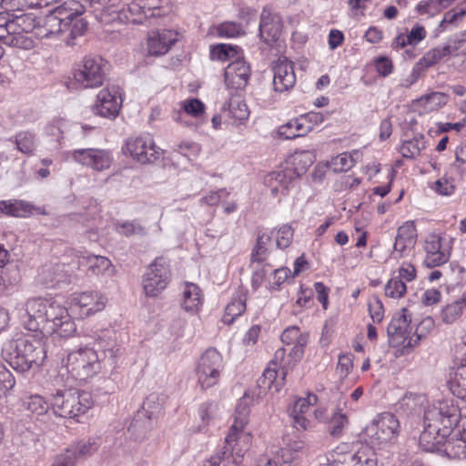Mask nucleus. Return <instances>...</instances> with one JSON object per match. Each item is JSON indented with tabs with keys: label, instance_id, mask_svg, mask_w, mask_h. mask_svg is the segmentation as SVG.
<instances>
[{
	"label": "nucleus",
	"instance_id": "nucleus-61",
	"mask_svg": "<svg viewBox=\"0 0 466 466\" xmlns=\"http://www.w3.org/2000/svg\"><path fill=\"white\" fill-rule=\"evenodd\" d=\"M434 189L441 195L449 196L453 193L455 185L451 178H448L445 176L435 182Z\"/></svg>",
	"mask_w": 466,
	"mask_h": 466
},
{
	"label": "nucleus",
	"instance_id": "nucleus-64",
	"mask_svg": "<svg viewBox=\"0 0 466 466\" xmlns=\"http://www.w3.org/2000/svg\"><path fill=\"white\" fill-rule=\"evenodd\" d=\"M50 466H75V455L73 451H64L56 455Z\"/></svg>",
	"mask_w": 466,
	"mask_h": 466
},
{
	"label": "nucleus",
	"instance_id": "nucleus-40",
	"mask_svg": "<svg viewBox=\"0 0 466 466\" xmlns=\"http://www.w3.org/2000/svg\"><path fill=\"white\" fill-rule=\"evenodd\" d=\"M424 147V136L418 135L412 139L404 140L400 147V152L405 158H415Z\"/></svg>",
	"mask_w": 466,
	"mask_h": 466
},
{
	"label": "nucleus",
	"instance_id": "nucleus-18",
	"mask_svg": "<svg viewBox=\"0 0 466 466\" xmlns=\"http://www.w3.org/2000/svg\"><path fill=\"white\" fill-rule=\"evenodd\" d=\"M74 161L96 171L109 168L112 157L108 151L99 148H80L71 152Z\"/></svg>",
	"mask_w": 466,
	"mask_h": 466
},
{
	"label": "nucleus",
	"instance_id": "nucleus-19",
	"mask_svg": "<svg viewBox=\"0 0 466 466\" xmlns=\"http://www.w3.org/2000/svg\"><path fill=\"white\" fill-rule=\"evenodd\" d=\"M273 86L277 92H285L292 88L296 83L294 65L287 57H279L272 65Z\"/></svg>",
	"mask_w": 466,
	"mask_h": 466
},
{
	"label": "nucleus",
	"instance_id": "nucleus-29",
	"mask_svg": "<svg viewBox=\"0 0 466 466\" xmlns=\"http://www.w3.org/2000/svg\"><path fill=\"white\" fill-rule=\"evenodd\" d=\"M161 409L158 397L156 394H150L143 402L142 410L137 411L128 431L135 433L137 429L140 427L143 418H147L149 423L152 419L157 418L160 414Z\"/></svg>",
	"mask_w": 466,
	"mask_h": 466
},
{
	"label": "nucleus",
	"instance_id": "nucleus-24",
	"mask_svg": "<svg viewBox=\"0 0 466 466\" xmlns=\"http://www.w3.org/2000/svg\"><path fill=\"white\" fill-rule=\"evenodd\" d=\"M177 41V33L172 30H158L148 35L147 51L150 55H165Z\"/></svg>",
	"mask_w": 466,
	"mask_h": 466
},
{
	"label": "nucleus",
	"instance_id": "nucleus-49",
	"mask_svg": "<svg viewBox=\"0 0 466 466\" xmlns=\"http://www.w3.org/2000/svg\"><path fill=\"white\" fill-rule=\"evenodd\" d=\"M407 287L404 281L393 276L385 285V295L392 299H400L406 293Z\"/></svg>",
	"mask_w": 466,
	"mask_h": 466
},
{
	"label": "nucleus",
	"instance_id": "nucleus-22",
	"mask_svg": "<svg viewBox=\"0 0 466 466\" xmlns=\"http://www.w3.org/2000/svg\"><path fill=\"white\" fill-rule=\"evenodd\" d=\"M260 38L268 45L276 42L281 34L282 23L278 15L271 13L268 8H263L259 22Z\"/></svg>",
	"mask_w": 466,
	"mask_h": 466
},
{
	"label": "nucleus",
	"instance_id": "nucleus-60",
	"mask_svg": "<svg viewBox=\"0 0 466 466\" xmlns=\"http://www.w3.org/2000/svg\"><path fill=\"white\" fill-rule=\"evenodd\" d=\"M292 458L288 451L281 450V454H276L273 459L261 461L259 466H289Z\"/></svg>",
	"mask_w": 466,
	"mask_h": 466
},
{
	"label": "nucleus",
	"instance_id": "nucleus-59",
	"mask_svg": "<svg viewBox=\"0 0 466 466\" xmlns=\"http://www.w3.org/2000/svg\"><path fill=\"white\" fill-rule=\"evenodd\" d=\"M251 265L253 267L251 284L252 287L256 289L258 287H260V285L265 279V277L268 273V270L266 268L268 265L263 264V262H255V264L251 263Z\"/></svg>",
	"mask_w": 466,
	"mask_h": 466
},
{
	"label": "nucleus",
	"instance_id": "nucleus-6",
	"mask_svg": "<svg viewBox=\"0 0 466 466\" xmlns=\"http://www.w3.org/2000/svg\"><path fill=\"white\" fill-rule=\"evenodd\" d=\"M400 432V422L390 412L381 413L363 430V438L372 446L393 442Z\"/></svg>",
	"mask_w": 466,
	"mask_h": 466
},
{
	"label": "nucleus",
	"instance_id": "nucleus-11",
	"mask_svg": "<svg viewBox=\"0 0 466 466\" xmlns=\"http://www.w3.org/2000/svg\"><path fill=\"white\" fill-rule=\"evenodd\" d=\"M286 350L285 348L276 350L274 358L258 379L259 387L275 392L279 391L283 387L288 370L294 365V363L286 360Z\"/></svg>",
	"mask_w": 466,
	"mask_h": 466
},
{
	"label": "nucleus",
	"instance_id": "nucleus-56",
	"mask_svg": "<svg viewBox=\"0 0 466 466\" xmlns=\"http://www.w3.org/2000/svg\"><path fill=\"white\" fill-rule=\"evenodd\" d=\"M465 15L466 10L463 9H461L459 11H448L447 13H445L439 26L442 27L443 30H446L449 25H454L455 27H457L459 26L460 22L462 20Z\"/></svg>",
	"mask_w": 466,
	"mask_h": 466
},
{
	"label": "nucleus",
	"instance_id": "nucleus-1",
	"mask_svg": "<svg viewBox=\"0 0 466 466\" xmlns=\"http://www.w3.org/2000/svg\"><path fill=\"white\" fill-rule=\"evenodd\" d=\"M84 11V6L78 1L64 2L37 21L35 36L51 38L68 32L65 42L67 46H74L75 39L83 35L87 29V23L82 17Z\"/></svg>",
	"mask_w": 466,
	"mask_h": 466
},
{
	"label": "nucleus",
	"instance_id": "nucleus-9",
	"mask_svg": "<svg viewBox=\"0 0 466 466\" xmlns=\"http://www.w3.org/2000/svg\"><path fill=\"white\" fill-rule=\"evenodd\" d=\"M410 314L406 309L396 314L387 328L389 343L391 347L402 346L403 352L409 353L410 350L415 347L422 338V334H417L416 338L410 337Z\"/></svg>",
	"mask_w": 466,
	"mask_h": 466
},
{
	"label": "nucleus",
	"instance_id": "nucleus-25",
	"mask_svg": "<svg viewBox=\"0 0 466 466\" xmlns=\"http://www.w3.org/2000/svg\"><path fill=\"white\" fill-rule=\"evenodd\" d=\"M64 263L50 261L44 264L37 273V281L46 288L67 280V271Z\"/></svg>",
	"mask_w": 466,
	"mask_h": 466
},
{
	"label": "nucleus",
	"instance_id": "nucleus-45",
	"mask_svg": "<svg viewBox=\"0 0 466 466\" xmlns=\"http://www.w3.org/2000/svg\"><path fill=\"white\" fill-rule=\"evenodd\" d=\"M16 148L23 154L32 155L36 147V138L33 133L22 131L15 135Z\"/></svg>",
	"mask_w": 466,
	"mask_h": 466
},
{
	"label": "nucleus",
	"instance_id": "nucleus-23",
	"mask_svg": "<svg viewBox=\"0 0 466 466\" xmlns=\"http://www.w3.org/2000/svg\"><path fill=\"white\" fill-rule=\"evenodd\" d=\"M249 76V66L241 59H236L229 63L225 70V83L230 88H244L248 82Z\"/></svg>",
	"mask_w": 466,
	"mask_h": 466
},
{
	"label": "nucleus",
	"instance_id": "nucleus-44",
	"mask_svg": "<svg viewBox=\"0 0 466 466\" xmlns=\"http://www.w3.org/2000/svg\"><path fill=\"white\" fill-rule=\"evenodd\" d=\"M23 405L25 410L31 413L36 414L37 416L45 415L51 405L40 395L34 394L25 397L23 400Z\"/></svg>",
	"mask_w": 466,
	"mask_h": 466
},
{
	"label": "nucleus",
	"instance_id": "nucleus-28",
	"mask_svg": "<svg viewBox=\"0 0 466 466\" xmlns=\"http://www.w3.org/2000/svg\"><path fill=\"white\" fill-rule=\"evenodd\" d=\"M295 178L294 172L289 168L271 172L267 178L271 195L273 197H278L279 194L287 195Z\"/></svg>",
	"mask_w": 466,
	"mask_h": 466
},
{
	"label": "nucleus",
	"instance_id": "nucleus-8",
	"mask_svg": "<svg viewBox=\"0 0 466 466\" xmlns=\"http://www.w3.org/2000/svg\"><path fill=\"white\" fill-rule=\"evenodd\" d=\"M171 279L169 265L164 258H156L142 277V287L147 297L156 298L167 287Z\"/></svg>",
	"mask_w": 466,
	"mask_h": 466
},
{
	"label": "nucleus",
	"instance_id": "nucleus-47",
	"mask_svg": "<svg viewBox=\"0 0 466 466\" xmlns=\"http://www.w3.org/2000/svg\"><path fill=\"white\" fill-rule=\"evenodd\" d=\"M417 229L413 221H406L397 229V239L408 244L409 246L414 247L417 241Z\"/></svg>",
	"mask_w": 466,
	"mask_h": 466
},
{
	"label": "nucleus",
	"instance_id": "nucleus-26",
	"mask_svg": "<svg viewBox=\"0 0 466 466\" xmlns=\"http://www.w3.org/2000/svg\"><path fill=\"white\" fill-rule=\"evenodd\" d=\"M49 300L41 298H33L25 303V313L28 317L26 329L29 330H37L40 326H45V319Z\"/></svg>",
	"mask_w": 466,
	"mask_h": 466
},
{
	"label": "nucleus",
	"instance_id": "nucleus-43",
	"mask_svg": "<svg viewBox=\"0 0 466 466\" xmlns=\"http://www.w3.org/2000/svg\"><path fill=\"white\" fill-rule=\"evenodd\" d=\"M0 212L13 217H24L30 212V206L22 200H2Z\"/></svg>",
	"mask_w": 466,
	"mask_h": 466
},
{
	"label": "nucleus",
	"instance_id": "nucleus-57",
	"mask_svg": "<svg viewBox=\"0 0 466 466\" xmlns=\"http://www.w3.org/2000/svg\"><path fill=\"white\" fill-rule=\"evenodd\" d=\"M235 56L232 46L226 44H220L211 48L210 57L220 61L231 59Z\"/></svg>",
	"mask_w": 466,
	"mask_h": 466
},
{
	"label": "nucleus",
	"instance_id": "nucleus-46",
	"mask_svg": "<svg viewBox=\"0 0 466 466\" xmlns=\"http://www.w3.org/2000/svg\"><path fill=\"white\" fill-rule=\"evenodd\" d=\"M228 113L231 118L239 123L247 120L249 116L248 106L240 97H232L229 100Z\"/></svg>",
	"mask_w": 466,
	"mask_h": 466
},
{
	"label": "nucleus",
	"instance_id": "nucleus-35",
	"mask_svg": "<svg viewBox=\"0 0 466 466\" xmlns=\"http://www.w3.org/2000/svg\"><path fill=\"white\" fill-rule=\"evenodd\" d=\"M304 118L300 116L290 119L279 128V135L285 139H294L306 136L309 133V127L306 126Z\"/></svg>",
	"mask_w": 466,
	"mask_h": 466
},
{
	"label": "nucleus",
	"instance_id": "nucleus-53",
	"mask_svg": "<svg viewBox=\"0 0 466 466\" xmlns=\"http://www.w3.org/2000/svg\"><path fill=\"white\" fill-rule=\"evenodd\" d=\"M217 32L221 37H237L244 34V29L235 22H225L218 26Z\"/></svg>",
	"mask_w": 466,
	"mask_h": 466
},
{
	"label": "nucleus",
	"instance_id": "nucleus-16",
	"mask_svg": "<svg viewBox=\"0 0 466 466\" xmlns=\"http://www.w3.org/2000/svg\"><path fill=\"white\" fill-rule=\"evenodd\" d=\"M126 150L141 164L152 163L160 156L159 148L155 146L149 135L129 138L126 143Z\"/></svg>",
	"mask_w": 466,
	"mask_h": 466
},
{
	"label": "nucleus",
	"instance_id": "nucleus-63",
	"mask_svg": "<svg viewBox=\"0 0 466 466\" xmlns=\"http://www.w3.org/2000/svg\"><path fill=\"white\" fill-rule=\"evenodd\" d=\"M413 247L409 246L408 244L400 241V239L395 238V242L393 245V250L390 254V258L393 259H400L408 256L409 252L411 250Z\"/></svg>",
	"mask_w": 466,
	"mask_h": 466
},
{
	"label": "nucleus",
	"instance_id": "nucleus-34",
	"mask_svg": "<svg viewBox=\"0 0 466 466\" xmlns=\"http://www.w3.org/2000/svg\"><path fill=\"white\" fill-rule=\"evenodd\" d=\"M80 266L86 267L94 275L105 274L111 270V261L103 256L87 255L79 258Z\"/></svg>",
	"mask_w": 466,
	"mask_h": 466
},
{
	"label": "nucleus",
	"instance_id": "nucleus-4",
	"mask_svg": "<svg viewBox=\"0 0 466 466\" xmlns=\"http://www.w3.org/2000/svg\"><path fill=\"white\" fill-rule=\"evenodd\" d=\"M92 406L90 394L76 389L57 390L51 400L54 413L62 418H76L86 413Z\"/></svg>",
	"mask_w": 466,
	"mask_h": 466
},
{
	"label": "nucleus",
	"instance_id": "nucleus-37",
	"mask_svg": "<svg viewBox=\"0 0 466 466\" xmlns=\"http://www.w3.org/2000/svg\"><path fill=\"white\" fill-rule=\"evenodd\" d=\"M272 248V236L263 232L258 233L257 243L251 252V263L264 262L268 257Z\"/></svg>",
	"mask_w": 466,
	"mask_h": 466
},
{
	"label": "nucleus",
	"instance_id": "nucleus-41",
	"mask_svg": "<svg viewBox=\"0 0 466 466\" xmlns=\"http://www.w3.org/2000/svg\"><path fill=\"white\" fill-rule=\"evenodd\" d=\"M314 160L315 157L311 151L305 150L296 153L293 156V168L289 169L294 172L296 177H299L307 172Z\"/></svg>",
	"mask_w": 466,
	"mask_h": 466
},
{
	"label": "nucleus",
	"instance_id": "nucleus-54",
	"mask_svg": "<svg viewBox=\"0 0 466 466\" xmlns=\"http://www.w3.org/2000/svg\"><path fill=\"white\" fill-rule=\"evenodd\" d=\"M183 111L194 117L200 116L205 111L204 104L198 98H189L181 102Z\"/></svg>",
	"mask_w": 466,
	"mask_h": 466
},
{
	"label": "nucleus",
	"instance_id": "nucleus-10",
	"mask_svg": "<svg viewBox=\"0 0 466 466\" xmlns=\"http://www.w3.org/2000/svg\"><path fill=\"white\" fill-rule=\"evenodd\" d=\"M107 63L101 56H86L76 69L74 77L84 88H95L102 86Z\"/></svg>",
	"mask_w": 466,
	"mask_h": 466
},
{
	"label": "nucleus",
	"instance_id": "nucleus-55",
	"mask_svg": "<svg viewBox=\"0 0 466 466\" xmlns=\"http://www.w3.org/2000/svg\"><path fill=\"white\" fill-rule=\"evenodd\" d=\"M370 316L374 322H380L384 317L382 301L378 296H372L368 301Z\"/></svg>",
	"mask_w": 466,
	"mask_h": 466
},
{
	"label": "nucleus",
	"instance_id": "nucleus-27",
	"mask_svg": "<svg viewBox=\"0 0 466 466\" xmlns=\"http://www.w3.org/2000/svg\"><path fill=\"white\" fill-rule=\"evenodd\" d=\"M318 397L313 393H309L306 398H299L294 403L291 414L294 427L297 430L306 431L310 427V421L306 418L305 414L309 410L310 406L317 403Z\"/></svg>",
	"mask_w": 466,
	"mask_h": 466
},
{
	"label": "nucleus",
	"instance_id": "nucleus-52",
	"mask_svg": "<svg viewBox=\"0 0 466 466\" xmlns=\"http://www.w3.org/2000/svg\"><path fill=\"white\" fill-rule=\"evenodd\" d=\"M294 230L289 225H283L275 234L276 247L284 249L288 248L293 239Z\"/></svg>",
	"mask_w": 466,
	"mask_h": 466
},
{
	"label": "nucleus",
	"instance_id": "nucleus-30",
	"mask_svg": "<svg viewBox=\"0 0 466 466\" xmlns=\"http://www.w3.org/2000/svg\"><path fill=\"white\" fill-rule=\"evenodd\" d=\"M457 53V47L451 45H444L443 46L434 47L428 52L417 62L419 68H429L442 58L448 56H454Z\"/></svg>",
	"mask_w": 466,
	"mask_h": 466
},
{
	"label": "nucleus",
	"instance_id": "nucleus-20",
	"mask_svg": "<svg viewBox=\"0 0 466 466\" xmlns=\"http://www.w3.org/2000/svg\"><path fill=\"white\" fill-rule=\"evenodd\" d=\"M72 306L77 307L82 317L101 311L106 307V298L98 291H85L72 296Z\"/></svg>",
	"mask_w": 466,
	"mask_h": 466
},
{
	"label": "nucleus",
	"instance_id": "nucleus-50",
	"mask_svg": "<svg viewBox=\"0 0 466 466\" xmlns=\"http://www.w3.org/2000/svg\"><path fill=\"white\" fill-rule=\"evenodd\" d=\"M348 423L349 420L347 415L340 411H336L329 420V432L330 435L338 437L342 433Z\"/></svg>",
	"mask_w": 466,
	"mask_h": 466
},
{
	"label": "nucleus",
	"instance_id": "nucleus-38",
	"mask_svg": "<svg viewBox=\"0 0 466 466\" xmlns=\"http://www.w3.org/2000/svg\"><path fill=\"white\" fill-rule=\"evenodd\" d=\"M448 102V96L441 92H431L421 96L415 104L421 106L424 112H432L440 109Z\"/></svg>",
	"mask_w": 466,
	"mask_h": 466
},
{
	"label": "nucleus",
	"instance_id": "nucleus-62",
	"mask_svg": "<svg viewBox=\"0 0 466 466\" xmlns=\"http://www.w3.org/2000/svg\"><path fill=\"white\" fill-rule=\"evenodd\" d=\"M426 37V30L420 25H415L406 35L410 46H415Z\"/></svg>",
	"mask_w": 466,
	"mask_h": 466
},
{
	"label": "nucleus",
	"instance_id": "nucleus-39",
	"mask_svg": "<svg viewBox=\"0 0 466 466\" xmlns=\"http://www.w3.org/2000/svg\"><path fill=\"white\" fill-rule=\"evenodd\" d=\"M448 435L449 433L442 431H440V432H435L429 427L424 426V430L420 436V444L425 451H433Z\"/></svg>",
	"mask_w": 466,
	"mask_h": 466
},
{
	"label": "nucleus",
	"instance_id": "nucleus-42",
	"mask_svg": "<svg viewBox=\"0 0 466 466\" xmlns=\"http://www.w3.org/2000/svg\"><path fill=\"white\" fill-rule=\"evenodd\" d=\"M466 307V298L445 306L441 312V319L446 324H452L461 318Z\"/></svg>",
	"mask_w": 466,
	"mask_h": 466
},
{
	"label": "nucleus",
	"instance_id": "nucleus-58",
	"mask_svg": "<svg viewBox=\"0 0 466 466\" xmlns=\"http://www.w3.org/2000/svg\"><path fill=\"white\" fill-rule=\"evenodd\" d=\"M118 347H111L102 350L99 354L101 367L114 368L116 363V358L119 354Z\"/></svg>",
	"mask_w": 466,
	"mask_h": 466
},
{
	"label": "nucleus",
	"instance_id": "nucleus-13",
	"mask_svg": "<svg viewBox=\"0 0 466 466\" xmlns=\"http://www.w3.org/2000/svg\"><path fill=\"white\" fill-rule=\"evenodd\" d=\"M458 423L457 410L447 403L439 402L429 406L424 411V426L435 432L442 431L450 433L451 430Z\"/></svg>",
	"mask_w": 466,
	"mask_h": 466
},
{
	"label": "nucleus",
	"instance_id": "nucleus-21",
	"mask_svg": "<svg viewBox=\"0 0 466 466\" xmlns=\"http://www.w3.org/2000/svg\"><path fill=\"white\" fill-rule=\"evenodd\" d=\"M281 340L287 346H292L286 360L295 364L303 357L309 335L302 333L298 327L292 326L282 332Z\"/></svg>",
	"mask_w": 466,
	"mask_h": 466
},
{
	"label": "nucleus",
	"instance_id": "nucleus-48",
	"mask_svg": "<svg viewBox=\"0 0 466 466\" xmlns=\"http://www.w3.org/2000/svg\"><path fill=\"white\" fill-rule=\"evenodd\" d=\"M1 5L7 16L13 13H22L27 8H35L34 0H2Z\"/></svg>",
	"mask_w": 466,
	"mask_h": 466
},
{
	"label": "nucleus",
	"instance_id": "nucleus-5",
	"mask_svg": "<svg viewBox=\"0 0 466 466\" xmlns=\"http://www.w3.org/2000/svg\"><path fill=\"white\" fill-rule=\"evenodd\" d=\"M6 36L1 35L5 39V44L21 49H30L34 46L31 38L25 36L24 33H33L35 35L37 22L35 15L32 13H13L4 21Z\"/></svg>",
	"mask_w": 466,
	"mask_h": 466
},
{
	"label": "nucleus",
	"instance_id": "nucleus-7",
	"mask_svg": "<svg viewBox=\"0 0 466 466\" xmlns=\"http://www.w3.org/2000/svg\"><path fill=\"white\" fill-rule=\"evenodd\" d=\"M66 368L75 379L86 380L100 371V356L94 349H79L67 355Z\"/></svg>",
	"mask_w": 466,
	"mask_h": 466
},
{
	"label": "nucleus",
	"instance_id": "nucleus-51",
	"mask_svg": "<svg viewBox=\"0 0 466 466\" xmlns=\"http://www.w3.org/2000/svg\"><path fill=\"white\" fill-rule=\"evenodd\" d=\"M357 463L358 466H377L376 453L370 446H361L357 450Z\"/></svg>",
	"mask_w": 466,
	"mask_h": 466
},
{
	"label": "nucleus",
	"instance_id": "nucleus-32",
	"mask_svg": "<svg viewBox=\"0 0 466 466\" xmlns=\"http://www.w3.org/2000/svg\"><path fill=\"white\" fill-rule=\"evenodd\" d=\"M448 385L454 396L462 400L466 399V362L458 366L451 373Z\"/></svg>",
	"mask_w": 466,
	"mask_h": 466
},
{
	"label": "nucleus",
	"instance_id": "nucleus-3",
	"mask_svg": "<svg viewBox=\"0 0 466 466\" xmlns=\"http://www.w3.org/2000/svg\"><path fill=\"white\" fill-rule=\"evenodd\" d=\"M2 356L15 370L26 372L43 363L46 350L40 340L17 335L3 343Z\"/></svg>",
	"mask_w": 466,
	"mask_h": 466
},
{
	"label": "nucleus",
	"instance_id": "nucleus-17",
	"mask_svg": "<svg viewBox=\"0 0 466 466\" xmlns=\"http://www.w3.org/2000/svg\"><path fill=\"white\" fill-rule=\"evenodd\" d=\"M122 97L117 87L112 86L102 89L96 96L93 112L106 118H115L121 108Z\"/></svg>",
	"mask_w": 466,
	"mask_h": 466
},
{
	"label": "nucleus",
	"instance_id": "nucleus-31",
	"mask_svg": "<svg viewBox=\"0 0 466 466\" xmlns=\"http://www.w3.org/2000/svg\"><path fill=\"white\" fill-rule=\"evenodd\" d=\"M249 409L247 402L243 400L238 403L236 408V416L234 423L232 424L230 431L226 437V442L229 444L237 439L238 433H240L248 423V415Z\"/></svg>",
	"mask_w": 466,
	"mask_h": 466
},
{
	"label": "nucleus",
	"instance_id": "nucleus-2",
	"mask_svg": "<svg viewBox=\"0 0 466 466\" xmlns=\"http://www.w3.org/2000/svg\"><path fill=\"white\" fill-rule=\"evenodd\" d=\"M157 0H109L99 15L101 23L143 24L151 18L161 16Z\"/></svg>",
	"mask_w": 466,
	"mask_h": 466
},
{
	"label": "nucleus",
	"instance_id": "nucleus-14",
	"mask_svg": "<svg viewBox=\"0 0 466 466\" xmlns=\"http://www.w3.org/2000/svg\"><path fill=\"white\" fill-rule=\"evenodd\" d=\"M423 249L424 265L431 268L440 267L450 259L451 241L441 234L431 233L424 240Z\"/></svg>",
	"mask_w": 466,
	"mask_h": 466
},
{
	"label": "nucleus",
	"instance_id": "nucleus-36",
	"mask_svg": "<svg viewBox=\"0 0 466 466\" xmlns=\"http://www.w3.org/2000/svg\"><path fill=\"white\" fill-rule=\"evenodd\" d=\"M246 300L247 296L243 292H238L233 296L231 301L226 307L225 314L222 319L225 324H232L235 319L245 311Z\"/></svg>",
	"mask_w": 466,
	"mask_h": 466
},
{
	"label": "nucleus",
	"instance_id": "nucleus-33",
	"mask_svg": "<svg viewBox=\"0 0 466 466\" xmlns=\"http://www.w3.org/2000/svg\"><path fill=\"white\" fill-rule=\"evenodd\" d=\"M202 305L200 289L194 283H186L183 289L182 307L186 311L196 312Z\"/></svg>",
	"mask_w": 466,
	"mask_h": 466
},
{
	"label": "nucleus",
	"instance_id": "nucleus-12",
	"mask_svg": "<svg viewBox=\"0 0 466 466\" xmlns=\"http://www.w3.org/2000/svg\"><path fill=\"white\" fill-rule=\"evenodd\" d=\"M223 370V359L215 349L207 350L200 357L196 374L198 382L202 389L216 385Z\"/></svg>",
	"mask_w": 466,
	"mask_h": 466
},
{
	"label": "nucleus",
	"instance_id": "nucleus-15",
	"mask_svg": "<svg viewBox=\"0 0 466 466\" xmlns=\"http://www.w3.org/2000/svg\"><path fill=\"white\" fill-rule=\"evenodd\" d=\"M60 337H71L76 331V326L66 307L56 301H49L47 305L45 325Z\"/></svg>",
	"mask_w": 466,
	"mask_h": 466
}]
</instances>
